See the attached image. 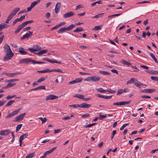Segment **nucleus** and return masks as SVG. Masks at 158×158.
Wrapping results in <instances>:
<instances>
[{
	"instance_id": "f257e3e1",
	"label": "nucleus",
	"mask_w": 158,
	"mask_h": 158,
	"mask_svg": "<svg viewBox=\"0 0 158 158\" xmlns=\"http://www.w3.org/2000/svg\"><path fill=\"white\" fill-rule=\"evenodd\" d=\"M3 48L4 52L6 54L3 58V60L7 61L10 60L13 57L14 53L12 52L10 46L6 44H5Z\"/></svg>"
},
{
	"instance_id": "f03ea898",
	"label": "nucleus",
	"mask_w": 158,
	"mask_h": 158,
	"mask_svg": "<svg viewBox=\"0 0 158 158\" xmlns=\"http://www.w3.org/2000/svg\"><path fill=\"white\" fill-rule=\"evenodd\" d=\"M75 27V25L72 24L67 27H64L61 28L58 31V33H62L66 31H69L71 30Z\"/></svg>"
},
{
	"instance_id": "7ed1b4c3",
	"label": "nucleus",
	"mask_w": 158,
	"mask_h": 158,
	"mask_svg": "<svg viewBox=\"0 0 158 158\" xmlns=\"http://www.w3.org/2000/svg\"><path fill=\"white\" fill-rule=\"evenodd\" d=\"M100 78L98 77L94 76L92 77H89L85 79V81H91L93 82H96L99 81Z\"/></svg>"
},
{
	"instance_id": "20e7f679",
	"label": "nucleus",
	"mask_w": 158,
	"mask_h": 158,
	"mask_svg": "<svg viewBox=\"0 0 158 158\" xmlns=\"http://www.w3.org/2000/svg\"><path fill=\"white\" fill-rule=\"evenodd\" d=\"M26 114V113H24L20 114L19 115L15 117L14 120V121L17 122L19 121L23 120Z\"/></svg>"
},
{
	"instance_id": "39448f33",
	"label": "nucleus",
	"mask_w": 158,
	"mask_h": 158,
	"mask_svg": "<svg viewBox=\"0 0 158 158\" xmlns=\"http://www.w3.org/2000/svg\"><path fill=\"white\" fill-rule=\"evenodd\" d=\"M131 102V101H122L120 102H115L113 103V105L114 106H121L125 105H128Z\"/></svg>"
},
{
	"instance_id": "423d86ee",
	"label": "nucleus",
	"mask_w": 158,
	"mask_h": 158,
	"mask_svg": "<svg viewBox=\"0 0 158 158\" xmlns=\"http://www.w3.org/2000/svg\"><path fill=\"white\" fill-rule=\"evenodd\" d=\"M33 34V32L29 31L28 33H26L22 37L21 39V40H23L24 39H27L28 38L31 37Z\"/></svg>"
},
{
	"instance_id": "0eeeda50",
	"label": "nucleus",
	"mask_w": 158,
	"mask_h": 158,
	"mask_svg": "<svg viewBox=\"0 0 158 158\" xmlns=\"http://www.w3.org/2000/svg\"><path fill=\"white\" fill-rule=\"evenodd\" d=\"M32 60H31V58H24L22 59H20L19 62L20 64L25 63L27 64L30 62H31Z\"/></svg>"
},
{
	"instance_id": "6e6552de",
	"label": "nucleus",
	"mask_w": 158,
	"mask_h": 158,
	"mask_svg": "<svg viewBox=\"0 0 158 158\" xmlns=\"http://www.w3.org/2000/svg\"><path fill=\"white\" fill-rule=\"evenodd\" d=\"M61 5V4L60 2H57L56 5L55 9V10L56 14H58L60 11V9Z\"/></svg>"
},
{
	"instance_id": "1a4fd4ad",
	"label": "nucleus",
	"mask_w": 158,
	"mask_h": 158,
	"mask_svg": "<svg viewBox=\"0 0 158 158\" xmlns=\"http://www.w3.org/2000/svg\"><path fill=\"white\" fill-rule=\"evenodd\" d=\"M58 98V96L54 95L53 94H50L46 96V100L48 101L49 100H53L54 99H56Z\"/></svg>"
},
{
	"instance_id": "9d476101",
	"label": "nucleus",
	"mask_w": 158,
	"mask_h": 158,
	"mask_svg": "<svg viewBox=\"0 0 158 158\" xmlns=\"http://www.w3.org/2000/svg\"><path fill=\"white\" fill-rule=\"evenodd\" d=\"M10 133V131L9 130L0 131V135H6Z\"/></svg>"
},
{
	"instance_id": "9b49d317",
	"label": "nucleus",
	"mask_w": 158,
	"mask_h": 158,
	"mask_svg": "<svg viewBox=\"0 0 158 158\" xmlns=\"http://www.w3.org/2000/svg\"><path fill=\"white\" fill-rule=\"evenodd\" d=\"M74 15V13L73 12L71 11L63 15V17L66 18L68 17H71Z\"/></svg>"
},
{
	"instance_id": "f8f14e48",
	"label": "nucleus",
	"mask_w": 158,
	"mask_h": 158,
	"mask_svg": "<svg viewBox=\"0 0 158 158\" xmlns=\"http://www.w3.org/2000/svg\"><path fill=\"white\" fill-rule=\"evenodd\" d=\"M91 106V104L86 103H83L80 105V107L81 108H88Z\"/></svg>"
},
{
	"instance_id": "ddd939ff",
	"label": "nucleus",
	"mask_w": 158,
	"mask_h": 158,
	"mask_svg": "<svg viewBox=\"0 0 158 158\" xmlns=\"http://www.w3.org/2000/svg\"><path fill=\"white\" fill-rule=\"evenodd\" d=\"M155 90L154 89H145L142 90L141 92L146 93H152Z\"/></svg>"
},
{
	"instance_id": "4468645a",
	"label": "nucleus",
	"mask_w": 158,
	"mask_h": 158,
	"mask_svg": "<svg viewBox=\"0 0 158 158\" xmlns=\"http://www.w3.org/2000/svg\"><path fill=\"white\" fill-rule=\"evenodd\" d=\"M96 95L99 98H102L105 99H108L111 98L112 97V95L110 96H106L105 95H103L99 94H97Z\"/></svg>"
},
{
	"instance_id": "2eb2a0df",
	"label": "nucleus",
	"mask_w": 158,
	"mask_h": 158,
	"mask_svg": "<svg viewBox=\"0 0 158 158\" xmlns=\"http://www.w3.org/2000/svg\"><path fill=\"white\" fill-rule=\"evenodd\" d=\"M56 148V147H55L49 150L48 151H46V152L44 153V156H46L49 154H50L52 153L54 150H55Z\"/></svg>"
},
{
	"instance_id": "dca6fc26",
	"label": "nucleus",
	"mask_w": 158,
	"mask_h": 158,
	"mask_svg": "<svg viewBox=\"0 0 158 158\" xmlns=\"http://www.w3.org/2000/svg\"><path fill=\"white\" fill-rule=\"evenodd\" d=\"M21 73L19 72H16L15 73H6V75L7 76L10 77H14L15 75H18V74L20 73Z\"/></svg>"
},
{
	"instance_id": "f3484780",
	"label": "nucleus",
	"mask_w": 158,
	"mask_h": 158,
	"mask_svg": "<svg viewBox=\"0 0 158 158\" xmlns=\"http://www.w3.org/2000/svg\"><path fill=\"white\" fill-rule=\"evenodd\" d=\"M20 8H16L14 9L10 13L14 16L19 11Z\"/></svg>"
},
{
	"instance_id": "a211bd4d",
	"label": "nucleus",
	"mask_w": 158,
	"mask_h": 158,
	"mask_svg": "<svg viewBox=\"0 0 158 158\" xmlns=\"http://www.w3.org/2000/svg\"><path fill=\"white\" fill-rule=\"evenodd\" d=\"M23 27V26L22 24L19 26L15 31V33L16 34L18 33Z\"/></svg>"
},
{
	"instance_id": "6ab92c4d",
	"label": "nucleus",
	"mask_w": 158,
	"mask_h": 158,
	"mask_svg": "<svg viewBox=\"0 0 158 158\" xmlns=\"http://www.w3.org/2000/svg\"><path fill=\"white\" fill-rule=\"evenodd\" d=\"M13 17L14 16L10 13L8 15L5 23H9V21L12 19Z\"/></svg>"
},
{
	"instance_id": "aec40b11",
	"label": "nucleus",
	"mask_w": 158,
	"mask_h": 158,
	"mask_svg": "<svg viewBox=\"0 0 158 158\" xmlns=\"http://www.w3.org/2000/svg\"><path fill=\"white\" fill-rule=\"evenodd\" d=\"M19 52L21 55H26L27 52L24 50V49L23 48H20L19 49Z\"/></svg>"
},
{
	"instance_id": "412c9836",
	"label": "nucleus",
	"mask_w": 158,
	"mask_h": 158,
	"mask_svg": "<svg viewBox=\"0 0 158 158\" xmlns=\"http://www.w3.org/2000/svg\"><path fill=\"white\" fill-rule=\"evenodd\" d=\"M15 84H16L15 83H13L12 84H11V83H9L6 86L3 87L2 88V89H6L11 87L12 86L15 85Z\"/></svg>"
},
{
	"instance_id": "4be33fe9",
	"label": "nucleus",
	"mask_w": 158,
	"mask_h": 158,
	"mask_svg": "<svg viewBox=\"0 0 158 158\" xmlns=\"http://www.w3.org/2000/svg\"><path fill=\"white\" fill-rule=\"evenodd\" d=\"M47 50H40L38 53H34L35 54H37L38 55H42L47 52Z\"/></svg>"
},
{
	"instance_id": "5701e85b",
	"label": "nucleus",
	"mask_w": 158,
	"mask_h": 158,
	"mask_svg": "<svg viewBox=\"0 0 158 158\" xmlns=\"http://www.w3.org/2000/svg\"><path fill=\"white\" fill-rule=\"evenodd\" d=\"M146 72L151 74H154L155 73L158 74V71H155L153 70L146 71Z\"/></svg>"
},
{
	"instance_id": "b1692460",
	"label": "nucleus",
	"mask_w": 158,
	"mask_h": 158,
	"mask_svg": "<svg viewBox=\"0 0 158 158\" xmlns=\"http://www.w3.org/2000/svg\"><path fill=\"white\" fill-rule=\"evenodd\" d=\"M121 62L125 65H127L129 66H131V63L128 62L124 60H122Z\"/></svg>"
},
{
	"instance_id": "393cba45",
	"label": "nucleus",
	"mask_w": 158,
	"mask_h": 158,
	"mask_svg": "<svg viewBox=\"0 0 158 158\" xmlns=\"http://www.w3.org/2000/svg\"><path fill=\"white\" fill-rule=\"evenodd\" d=\"M50 70L49 69H46L42 70H40L37 71V72L39 73H43L47 72H50Z\"/></svg>"
},
{
	"instance_id": "a878e982",
	"label": "nucleus",
	"mask_w": 158,
	"mask_h": 158,
	"mask_svg": "<svg viewBox=\"0 0 158 158\" xmlns=\"http://www.w3.org/2000/svg\"><path fill=\"white\" fill-rule=\"evenodd\" d=\"M34 22V21L31 20L28 21H26L25 22H23V23L22 24L23 26V27H25L26 26L27 24L28 23H33Z\"/></svg>"
},
{
	"instance_id": "bb28decb",
	"label": "nucleus",
	"mask_w": 158,
	"mask_h": 158,
	"mask_svg": "<svg viewBox=\"0 0 158 158\" xmlns=\"http://www.w3.org/2000/svg\"><path fill=\"white\" fill-rule=\"evenodd\" d=\"M31 63L33 64H45L46 63L44 62L37 61H35L34 60H32L31 61Z\"/></svg>"
},
{
	"instance_id": "cd10ccee",
	"label": "nucleus",
	"mask_w": 158,
	"mask_h": 158,
	"mask_svg": "<svg viewBox=\"0 0 158 158\" xmlns=\"http://www.w3.org/2000/svg\"><path fill=\"white\" fill-rule=\"evenodd\" d=\"M99 72L100 73L104 75H110V73H109L105 71H100Z\"/></svg>"
},
{
	"instance_id": "c85d7f7f",
	"label": "nucleus",
	"mask_w": 158,
	"mask_h": 158,
	"mask_svg": "<svg viewBox=\"0 0 158 158\" xmlns=\"http://www.w3.org/2000/svg\"><path fill=\"white\" fill-rule=\"evenodd\" d=\"M83 31V29L81 27H80L77 28L75 30H74L73 32H77L80 31Z\"/></svg>"
},
{
	"instance_id": "c756f323",
	"label": "nucleus",
	"mask_w": 158,
	"mask_h": 158,
	"mask_svg": "<svg viewBox=\"0 0 158 158\" xmlns=\"http://www.w3.org/2000/svg\"><path fill=\"white\" fill-rule=\"evenodd\" d=\"M21 108H19L17 110H14L12 112V114H13V116H15V115L17 114L19 112Z\"/></svg>"
},
{
	"instance_id": "7c9ffc66",
	"label": "nucleus",
	"mask_w": 158,
	"mask_h": 158,
	"mask_svg": "<svg viewBox=\"0 0 158 158\" xmlns=\"http://www.w3.org/2000/svg\"><path fill=\"white\" fill-rule=\"evenodd\" d=\"M21 108H19L17 110H14L12 112V114H13V116H15V115L17 114L19 112Z\"/></svg>"
},
{
	"instance_id": "2f4dec72",
	"label": "nucleus",
	"mask_w": 158,
	"mask_h": 158,
	"mask_svg": "<svg viewBox=\"0 0 158 158\" xmlns=\"http://www.w3.org/2000/svg\"><path fill=\"white\" fill-rule=\"evenodd\" d=\"M19 81V80L18 79H13L6 80V81H5V82H9L11 83H12L13 82L18 81Z\"/></svg>"
},
{
	"instance_id": "473e14b6",
	"label": "nucleus",
	"mask_w": 158,
	"mask_h": 158,
	"mask_svg": "<svg viewBox=\"0 0 158 158\" xmlns=\"http://www.w3.org/2000/svg\"><path fill=\"white\" fill-rule=\"evenodd\" d=\"M15 102L14 100H11L8 102L6 105V107H8L11 106L12 103Z\"/></svg>"
},
{
	"instance_id": "72a5a7b5",
	"label": "nucleus",
	"mask_w": 158,
	"mask_h": 158,
	"mask_svg": "<svg viewBox=\"0 0 158 158\" xmlns=\"http://www.w3.org/2000/svg\"><path fill=\"white\" fill-rule=\"evenodd\" d=\"M74 97L83 99L84 96L82 94H76L74 95Z\"/></svg>"
},
{
	"instance_id": "f704fd0d",
	"label": "nucleus",
	"mask_w": 158,
	"mask_h": 158,
	"mask_svg": "<svg viewBox=\"0 0 158 158\" xmlns=\"http://www.w3.org/2000/svg\"><path fill=\"white\" fill-rule=\"evenodd\" d=\"M150 55L153 58L155 62L158 64V61H157L156 58L155 57L154 54L152 53H150Z\"/></svg>"
},
{
	"instance_id": "c9c22d12",
	"label": "nucleus",
	"mask_w": 158,
	"mask_h": 158,
	"mask_svg": "<svg viewBox=\"0 0 158 158\" xmlns=\"http://www.w3.org/2000/svg\"><path fill=\"white\" fill-rule=\"evenodd\" d=\"M104 15V13H101L100 14H99L98 15H96L95 16H93L92 17L93 19H94V18H98L101 16H102V15Z\"/></svg>"
},
{
	"instance_id": "e433bc0d",
	"label": "nucleus",
	"mask_w": 158,
	"mask_h": 158,
	"mask_svg": "<svg viewBox=\"0 0 158 158\" xmlns=\"http://www.w3.org/2000/svg\"><path fill=\"white\" fill-rule=\"evenodd\" d=\"M50 72H56L60 73H63L62 71L60 69H56L50 70Z\"/></svg>"
},
{
	"instance_id": "4c0bfd02",
	"label": "nucleus",
	"mask_w": 158,
	"mask_h": 158,
	"mask_svg": "<svg viewBox=\"0 0 158 158\" xmlns=\"http://www.w3.org/2000/svg\"><path fill=\"white\" fill-rule=\"evenodd\" d=\"M28 136V133H25L24 134H23L20 137V139H22V140H23L24 139H25L26 138V137Z\"/></svg>"
},
{
	"instance_id": "58836bf2",
	"label": "nucleus",
	"mask_w": 158,
	"mask_h": 158,
	"mask_svg": "<svg viewBox=\"0 0 158 158\" xmlns=\"http://www.w3.org/2000/svg\"><path fill=\"white\" fill-rule=\"evenodd\" d=\"M22 126V124H19L16 127V129L15 130V131L16 132H17L19 131L21 129Z\"/></svg>"
},
{
	"instance_id": "ea45409f",
	"label": "nucleus",
	"mask_w": 158,
	"mask_h": 158,
	"mask_svg": "<svg viewBox=\"0 0 158 158\" xmlns=\"http://www.w3.org/2000/svg\"><path fill=\"white\" fill-rule=\"evenodd\" d=\"M135 85L137 87L139 88H140L141 87H140V85H144L142 84L141 82H139V83H138L136 82L134 83Z\"/></svg>"
},
{
	"instance_id": "a19ab883",
	"label": "nucleus",
	"mask_w": 158,
	"mask_h": 158,
	"mask_svg": "<svg viewBox=\"0 0 158 158\" xmlns=\"http://www.w3.org/2000/svg\"><path fill=\"white\" fill-rule=\"evenodd\" d=\"M42 60H44V61H48V62H50V63H52V62H53V60H51V59H50L49 58H47V57H44V58H43Z\"/></svg>"
},
{
	"instance_id": "79ce46f5",
	"label": "nucleus",
	"mask_w": 158,
	"mask_h": 158,
	"mask_svg": "<svg viewBox=\"0 0 158 158\" xmlns=\"http://www.w3.org/2000/svg\"><path fill=\"white\" fill-rule=\"evenodd\" d=\"M28 50L30 51L31 52H33L35 51H38V49L35 48H29Z\"/></svg>"
},
{
	"instance_id": "37998d69",
	"label": "nucleus",
	"mask_w": 158,
	"mask_h": 158,
	"mask_svg": "<svg viewBox=\"0 0 158 158\" xmlns=\"http://www.w3.org/2000/svg\"><path fill=\"white\" fill-rule=\"evenodd\" d=\"M107 114H105V115H102L101 113L99 114V119L100 120H102L104 118H105L106 117Z\"/></svg>"
},
{
	"instance_id": "c03bdc74",
	"label": "nucleus",
	"mask_w": 158,
	"mask_h": 158,
	"mask_svg": "<svg viewBox=\"0 0 158 158\" xmlns=\"http://www.w3.org/2000/svg\"><path fill=\"white\" fill-rule=\"evenodd\" d=\"M106 92H109L111 94H114L116 92V91L114 90H112L110 89H109L106 90Z\"/></svg>"
},
{
	"instance_id": "a18cd8bd",
	"label": "nucleus",
	"mask_w": 158,
	"mask_h": 158,
	"mask_svg": "<svg viewBox=\"0 0 158 158\" xmlns=\"http://www.w3.org/2000/svg\"><path fill=\"white\" fill-rule=\"evenodd\" d=\"M121 15V14H114V15H110L108 16V18H110L111 17H114L115 16H120Z\"/></svg>"
},
{
	"instance_id": "49530a36",
	"label": "nucleus",
	"mask_w": 158,
	"mask_h": 158,
	"mask_svg": "<svg viewBox=\"0 0 158 158\" xmlns=\"http://www.w3.org/2000/svg\"><path fill=\"white\" fill-rule=\"evenodd\" d=\"M34 156L35 154L34 153H31L27 156L25 158H32Z\"/></svg>"
},
{
	"instance_id": "de8ad7c7",
	"label": "nucleus",
	"mask_w": 158,
	"mask_h": 158,
	"mask_svg": "<svg viewBox=\"0 0 158 158\" xmlns=\"http://www.w3.org/2000/svg\"><path fill=\"white\" fill-rule=\"evenodd\" d=\"M96 90L99 92H100V93H103L105 92H106V90H105L104 89H103L102 88H99L97 89H96Z\"/></svg>"
},
{
	"instance_id": "09e8293b",
	"label": "nucleus",
	"mask_w": 158,
	"mask_h": 158,
	"mask_svg": "<svg viewBox=\"0 0 158 158\" xmlns=\"http://www.w3.org/2000/svg\"><path fill=\"white\" fill-rule=\"evenodd\" d=\"M129 124V123H126L125 124H123L122 126L121 127V128H120V130L121 131H122L123 129L124 128H125Z\"/></svg>"
},
{
	"instance_id": "8fccbe9b",
	"label": "nucleus",
	"mask_w": 158,
	"mask_h": 158,
	"mask_svg": "<svg viewBox=\"0 0 158 158\" xmlns=\"http://www.w3.org/2000/svg\"><path fill=\"white\" fill-rule=\"evenodd\" d=\"M45 77H42L40 78L37 80V82L38 83L44 81L45 80Z\"/></svg>"
},
{
	"instance_id": "3c124183",
	"label": "nucleus",
	"mask_w": 158,
	"mask_h": 158,
	"mask_svg": "<svg viewBox=\"0 0 158 158\" xmlns=\"http://www.w3.org/2000/svg\"><path fill=\"white\" fill-rule=\"evenodd\" d=\"M39 118L41 121L42 124L44 123L47 121V119L46 118H43L42 117H40Z\"/></svg>"
},
{
	"instance_id": "603ef678",
	"label": "nucleus",
	"mask_w": 158,
	"mask_h": 158,
	"mask_svg": "<svg viewBox=\"0 0 158 158\" xmlns=\"http://www.w3.org/2000/svg\"><path fill=\"white\" fill-rule=\"evenodd\" d=\"M7 25V24H0V31L5 28V26Z\"/></svg>"
},
{
	"instance_id": "864d4df0",
	"label": "nucleus",
	"mask_w": 158,
	"mask_h": 158,
	"mask_svg": "<svg viewBox=\"0 0 158 158\" xmlns=\"http://www.w3.org/2000/svg\"><path fill=\"white\" fill-rule=\"evenodd\" d=\"M38 3V2L36 1L32 2L31 5V6L32 8L35 7Z\"/></svg>"
},
{
	"instance_id": "5fc2aeb1",
	"label": "nucleus",
	"mask_w": 158,
	"mask_h": 158,
	"mask_svg": "<svg viewBox=\"0 0 158 158\" xmlns=\"http://www.w3.org/2000/svg\"><path fill=\"white\" fill-rule=\"evenodd\" d=\"M19 21H21L20 20V19H19V18H17L15 19V20L13 22V23L12 24V25L14 26L17 22Z\"/></svg>"
},
{
	"instance_id": "6e6d98bb",
	"label": "nucleus",
	"mask_w": 158,
	"mask_h": 158,
	"mask_svg": "<svg viewBox=\"0 0 158 158\" xmlns=\"http://www.w3.org/2000/svg\"><path fill=\"white\" fill-rule=\"evenodd\" d=\"M151 79L152 80L157 81L158 82V77H157L151 76Z\"/></svg>"
},
{
	"instance_id": "4d7b16f0",
	"label": "nucleus",
	"mask_w": 158,
	"mask_h": 158,
	"mask_svg": "<svg viewBox=\"0 0 158 158\" xmlns=\"http://www.w3.org/2000/svg\"><path fill=\"white\" fill-rule=\"evenodd\" d=\"M130 81L132 83H134L135 82H139L138 80L134 78H132L130 80Z\"/></svg>"
},
{
	"instance_id": "13d9d810",
	"label": "nucleus",
	"mask_w": 158,
	"mask_h": 158,
	"mask_svg": "<svg viewBox=\"0 0 158 158\" xmlns=\"http://www.w3.org/2000/svg\"><path fill=\"white\" fill-rule=\"evenodd\" d=\"M69 106L72 107L74 108L80 107V105L79 104H74L69 105Z\"/></svg>"
},
{
	"instance_id": "bf43d9fd",
	"label": "nucleus",
	"mask_w": 158,
	"mask_h": 158,
	"mask_svg": "<svg viewBox=\"0 0 158 158\" xmlns=\"http://www.w3.org/2000/svg\"><path fill=\"white\" fill-rule=\"evenodd\" d=\"M82 80V78H78L75 79L76 83L81 82Z\"/></svg>"
},
{
	"instance_id": "052dcab7",
	"label": "nucleus",
	"mask_w": 158,
	"mask_h": 158,
	"mask_svg": "<svg viewBox=\"0 0 158 158\" xmlns=\"http://www.w3.org/2000/svg\"><path fill=\"white\" fill-rule=\"evenodd\" d=\"M123 93V90L122 89H119L117 93V95H118L121 94Z\"/></svg>"
},
{
	"instance_id": "680f3d73",
	"label": "nucleus",
	"mask_w": 158,
	"mask_h": 158,
	"mask_svg": "<svg viewBox=\"0 0 158 158\" xmlns=\"http://www.w3.org/2000/svg\"><path fill=\"white\" fill-rule=\"evenodd\" d=\"M101 26H95L94 28V30L95 31H98L100 30L101 29Z\"/></svg>"
},
{
	"instance_id": "e2e57ef3",
	"label": "nucleus",
	"mask_w": 158,
	"mask_h": 158,
	"mask_svg": "<svg viewBox=\"0 0 158 158\" xmlns=\"http://www.w3.org/2000/svg\"><path fill=\"white\" fill-rule=\"evenodd\" d=\"M116 130H114L112 132V133L111 134V139H113L114 137V135L116 134Z\"/></svg>"
},
{
	"instance_id": "0e129e2a",
	"label": "nucleus",
	"mask_w": 158,
	"mask_h": 158,
	"mask_svg": "<svg viewBox=\"0 0 158 158\" xmlns=\"http://www.w3.org/2000/svg\"><path fill=\"white\" fill-rule=\"evenodd\" d=\"M38 90H40L42 89H45V86L41 85L38 87Z\"/></svg>"
},
{
	"instance_id": "69168bd1",
	"label": "nucleus",
	"mask_w": 158,
	"mask_h": 158,
	"mask_svg": "<svg viewBox=\"0 0 158 158\" xmlns=\"http://www.w3.org/2000/svg\"><path fill=\"white\" fill-rule=\"evenodd\" d=\"M131 66L132 68H134L135 69V70H134L132 72H138L139 71V70L136 67V66Z\"/></svg>"
},
{
	"instance_id": "338daca9",
	"label": "nucleus",
	"mask_w": 158,
	"mask_h": 158,
	"mask_svg": "<svg viewBox=\"0 0 158 158\" xmlns=\"http://www.w3.org/2000/svg\"><path fill=\"white\" fill-rule=\"evenodd\" d=\"M150 3L151 2L150 1H143L141 2H139L136 3V4H143L144 3Z\"/></svg>"
},
{
	"instance_id": "774afa93",
	"label": "nucleus",
	"mask_w": 158,
	"mask_h": 158,
	"mask_svg": "<svg viewBox=\"0 0 158 158\" xmlns=\"http://www.w3.org/2000/svg\"><path fill=\"white\" fill-rule=\"evenodd\" d=\"M90 114L89 113H87L84 114H83L81 116V117L83 118L87 117L89 116Z\"/></svg>"
}]
</instances>
